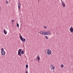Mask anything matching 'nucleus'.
I'll return each mask as SVG.
<instances>
[{
    "mask_svg": "<svg viewBox=\"0 0 73 73\" xmlns=\"http://www.w3.org/2000/svg\"><path fill=\"white\" fill-rule=\"evenodd\" d=\"M18 8L19 9H20V8H21V3L19 2L18 3Z\"/></svg>",
    "mask_w": 73,
    "mask_h": 73,
    "instance_id": "nucleus-5",
    "label": "nucleus"
},
{
    "mask_svg": "<svg viewBox=\"0 0 73 73\" xmlns=\"http://www.w3.org/2000/svg\"><path fill=\"white\" fill-rule=\"evenodd\" d=\"M61 1V2H62V0H60Z\"/></svg>",
    "mask_w": 73,
    "mask_h": 73,
    "instance_id": "nucleus-23",
    "label": "nucleus"
},
{
    "mask_svg": "<svg viewBox=\"0 0 73 73\" xmlns=\"http://www.w3.org/2000/svg\"><path fill=\"white\" fill-rule=\"evenodd\" d=\"M20 38L22 41H23V42H25V41H26L25 39V38H23L22 36H20Z\"/></svg>",
    "mask_w": 73,
    "mask_h": 73,
    "instance_id": "nucleus-4",
    "label": "nucleus"
},
{
    "mask_svg": "<svg viewBox=\"0 0 73 73\" xmlns=\"http://www.w3.org/2000/svg\"><path fill=\"white\" fill-rule=\"evenodd\" d=\"M21 53L22 54H23L24 53V51H22L21 52Z\"/></svg>",
    "mask_w": 73,
    "mask_h": 73,
    "instance_id": "nucleus-13",
    "label": "nucleus"
},
{
    "mask_svg": "<svg viewBox=\"0 0 73 73\" xmlns=\"http://www.w3.org/2000/svg\"><path fill=\"white\" fill-rule=\"evenodd\" d=\"M14 22L15 20H11V22L12 23H14Z\"/></svg>",
    "mask_w": 73,
    "mask_h": 73,
    "instance_id": "nucleus-14",
    "label": "nucleus"
},
{
    "mask_svg": "<svg viewBox=\"0 0 73 73\" xmlns=\"http://www.w3.org/2000/svg\"><path fill=\"white\" fill-rule=\"evenodd\" d=\"M43 27L44 28V29H46V28H47V27H46V26H44Z\"/></svg>",
    "mask_w": 73,
    "mask_h": 73,
    "instance_id": "nucleus-15",
    "label": "nucleus"
},
{
    "mask_svg": "<svg viewBox=\"0 0 73 73\" xmlns=\"http://www.w3.org/2000/svg\"><path fill=\"white\" fill-rule=\"evenodd\" d=\"M50 31L45 32V35H50Z\"/></svg>",
    "mask_w": 73,
    "mask_h": 73,
    "instance_id": "nucleus-6",
    "label": "nucleus"
},
{
    "mask_svg": "<svg viewBox=\"0 0 73 73\" xmlns=\"http://www.w3.org/2000/svg\"><path fill=\"white\" fill-rule=\"evenodd\" d=\"M47 52L48 55H50V54H52V50L49 49H48L47 50Z\"/></svg>",
    "mask_w": 73,
    "mask_h": 73,
    "instance_id": "nucleus-2",
    "label": "nucleus"
},
{
    "mask_svg": "<svg viewBox=\"0 0 73 73\" xmlns=\"http://www.w3.org/2000/svg\"><path fill=\"white\" fill-rule=\"evenodd\" d=\"M17 27H19V24H18V23H17Z\"/></svg>",
    "mask_w": 73,
    "mask_h": 73,
    "instance_id": "nucleus-17",
    "label": "nucleus"
},
{
    "mask_svg": "<svg viewBox=\"0 0 73 73\" xmlns=\"http://www.w3.org/2000/svg\"><path fill=\"white\" fill-rule=\"evenodd\" d=\"M45 38H46V39H48V37L47 36H46L45 37Z\"/></svg>",
    "mask_w": 73,
    "mask_h": 73,
    "instance_id": "nucleus-18",
    "label": "nucleus"
},
{
    "mask_svg": "<svg viewBox=\"0 0 73 73\" xmlns=\"http://www.w3.org/2000/svg\"><path fill=\"white\" fill-rule=\"evenodd\" d=\"M28 73V71H26V73Z\"/></svg>",
    "mask_w": 73,
    "mask_h": 73,
    "instance_id": "nucleus-21",
    "label": "nucleus"
},
{
    "mask_svg": "<svg viewBox=\"0 0 73 73\" xmlns=\"http://www.w3.org/2000/svg\"><path fill=\"white\" fill-rule=\"evenodd\" d=\"M40 1V0H38V1Z\"/></svg>",
    "mask_w": 73,
    "mask_h": 73,
    "instance_id": "nucleus-24",
    "label": "nucleus"
},
{
    "mask_svg": "<svg viewBox=\"0 0 73 73\" xmlns=\"http://www.w3.org/2000/svg\"><path fill=\"white\" fill-rule=\"evenodd\" d=\"M4 48H3L1 49V55L5 56V51H4Z\"/></svg>",
    "mask_w": 73,
    "mask_h": 73,
    "instance_id": "nucleus-1",
    "label": "nucleus"
},
{
    "mask_svg": "<svg viewBox=\"0 0 73 73\" xmlns=\"http://www.w3.org/2000/svg\"><path fill=\"white\" fill-rule=\"evenodd\" d=\"M6 4H8V2L7 1H6Z\"/></svg>",
    "mask_w": 73,
    "mask_h": 73,
    "instance_id": "nucleus-20",
    "label": "nucleus"
},
{
    "mask_svg": "<svg viewBox=\"0 0 73 73\" xmlns=\"http://www.w3.org/2000/svg\"><path fill=\"white\" fill-rule=\"evenodd\" d=\"M4 33L5 35H7V31L5 29H4Z\"/></svg>",
    "mask_w": 73,
    "mask_h": 73,
    "instance_id": "nucleus-12",
    "label": "nucleus"
},
{
    "mask_svg": "<svg viewBox=\"0 0 73 73\" xmlns=\"http://www.w3.org/2000/svg\"><path fill=\"white\" fill-rule=\"evenodd\" d=\"M36 59L38 60V61L39 62L40 61V56L39 55H38L36 56Z\"/></svg>",
    "mask_w": 73,
    "mask_h": 73,
    "instance_id": "nucleus-10",
    "label": "nucleus"
},
{
    "mask_svg": "<svg viewBox=\"0 0 73 73\" xmlns=\"http://www.w3.org/2000/svg\"><path fill=\"white\" fill-rule=\"evenodd\" d=\"M28 65H26V68H28Z\"/></svg>",
    "mask_w": 73,
    "mask_h": 73,
    "instance_id": "nucleus-19",
    "label": "nucleus"
},
{
    "mask_svg": "<svg viewBox=\"0 0 73 73\" xmlns=\"http://www.w3.org/2000/svg\"><path fill=\"white\" fill-rule=\"evenodd\" d=\"M0 9H1V6H0Z\"/></svg>",
    "mask_w": 73,
    "mask_h": 73,
    "instance_id": "nucleus-22",
    "label": "nucleus"
},
{
    "mask_svg": "<svg viewBox=\"0 0 73 73\" xmlns=\"http://www.w3.org/2000/svg\"><path fill=\"white\" fill-rule=\"evenodd\" d=\"M60 67H61V68H64V65L61 64V65Z\"/></svg>",
    "mask_w": 73,
    "mask_h": 73,
    "instance_id": "nucleus-16",
    "label": "nucleus"
},
{
    "mask_svg": "<svg viewBox=\"0 0 73 73\" xmlns=\"http://www.w3.org/2000/svg\"><path fill=\"white\" fill-rule=\"evenodd\" d=\"M39 33L40 34H41V35H45V32L40 31L39 32Z\"/></svg>",
    "mask_w": 73,
    "mask_h": 73,
    "instance_id": "nucleus-11",
    "label": "nucleus"
},
{
    "mask_svg": "<svg viewBox=\"0 0 73 73\" xmlns=\"http://www.w3.org/2000/svg\"><path fill=\"white\" fill-rule=\"evenodd\" d=\"M21 50H22V49H20L18 51V55L20 57H21Z\"/></svg>",
    "mask_w": 73,
    "mask_h": 73,
    "instance_id": "nucleus-3",
    "label": "nucleus"
},
{
    "mask_svg": "<svg viewBox=\"0 0 73 73\" xmlns=\"http://www.w3.org/2000/svg\"><path fill=\"white\" fill-rule=\"evenodd\" d=\"M61 3L63 7H65V3L62 1Z\"/></svg>",
    "mask_w": 73,
    "mask_h": 73,
    "instance_id": "nucleus-9",
    "label": "nucleus"
},
{
    "mask_svg": "<svg viewBox=\"0 0 73 73\" xmlns=\"http://www.w3.org/2000/svg\"><path fill=\"white\" fill-rule=\"evenodd\" d=\"M69 31L71 33L73 32V28L72 27H71L69 29Z\"/></svg>",
    "mask_w": 73,
    "mask_h": 73,
    "instance_id": "nucleus-8",
    "label": "nucleus"
},
{
    "mask_svg": "<svg viewBox=\"0 0 73 73\" xmlns=\"http://www.w3.org/2000/svg\"><path fill=\"white\" fill-rule=\"evenodd\" d=\"M50 68L51 70H54L55 69V67L53 65H51L50 66Z\"/></svg>",
    "mask_w": 73,
    "mask_h": 73,
    "instance_id": "nucleus-7",
    "label": "nucleus"
}]
</instances>
